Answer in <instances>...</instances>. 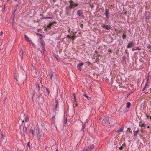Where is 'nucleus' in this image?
Listing matches in <instances>:
<instances>
[{
    "mask_svg": "<svg viewBox=\"0 0 151 151\" xmlns=\"http://www.w3.org/2000/svg\"><path fill=\"white\" fill-rule=\"evenodd\" d=\"M36 133L37 135V137L40 141V139L41 138V137L43 133H42L40 128L37 127L36 130Z\"/></svg>",
    "mask_w": 151,
    "mask_h": 151,
    "instance_id": "nucleus-1",
    "label": "nucleus"
},
{
    "mask_svg": "<svg viewBox=\"0 0 151 151\" xmlns=\"http://www.w3.org/2000/svg\"><path fill=\"white\" fill-rule=\"evenodd\" d=\"M70 3L69 8L70 9L74 8L78 5V3H74L73 1L70 0L69 1Z\"/></svg>",
    "mask_w": 151,
    "mask_h": 151,
    "instance_id": "nucleus-2",
    "label": "nucleus"
},
{
    "mask_svg": "<svg viewBox=\"0 0 151 151\" xmlns=\"http://www.w3.org/2000/svg\"><path fill=\"white\" fill-rule=\"evenodd\" d=\"M20 117L21 120L23 122H27L29 121L28 117L26 116L25 115L23 114L20 115Z\"/></svg>",
    "mask_w": 151,
    "mask_h": 151,
    "instance_id": "nucleus-3",
    "label": "nucleus"
},
{
    "mask_svg": "<svg viewBox=\"0 0 151 151\" xmlns=\"http://www.w3.org/2000/svg\"><path fill=\"white\" fill-rule=\"evenodd\" d=\"M99 120L100 121H101V120H102V122L105 123V124H108V123H109V118L108 116H106L103 119H102V118L101 117V118H100L99 119Z\"/></svg>",
    "mask_w": 151,
    "mask_h": 151,
    "instance_id": "nucleus-4",
    "label": "nucleus"
},
{
    "mask_svg": "<svg viewBox=\"0 0 151 151\" xmlns=\"http://www.w3.org/2000/svg\"><path fill=\"white\" fill-rule=\"evenodd\" d=\"M20 129L21 133H23L24 134H27V129L26 127L20 126Z\"/></svg>",
    "mask_w": 151,
    "mask_h": 151,
    "instance_id": "nucleus-5",
    "label": "nucleus"
},
{
    "mask_svg": "<svg viewBox=\"0 0 151 151\" xmlns=\"http://www.w3.org/2000/svg\"><path fill=\"white\" fill-rule=\"evenodd\" d=\"M134 45L135 44L133 42H129L128 44V45L127 46V48H129L131 47H132L134 46Z\"/></svg>",
    "mask_w": 151,
    "mask_h": 151,
    "instance_id": "nucleus-6",
    "label": "nucleus"
},
{
    "mask_svg": "<svg viewBox=\"0 0 151 151\" xmlns=\"http://www.w3.org/2000/svg\"><path fill=\"white\" fill-rule=\"evenodd\" d=\"M1 141L4 143L6 142V139H5V136L3 135L2 134H1Z\"/></svg>",
    "mask_w": 151,
    "mask_h": 151,
    "instance_id": "nucleus-7",
    "label": "nucleus"
},
{
    "mask_svg": "<svg viewBox=\"0 0 151 151\" xmlns=\"http://www.w3.org/2000/svg\"><path fill=\"white\" fill-rule=\"evenodd\" d=\"M26 78V74H23L22 76L20 77L19 80L22 81L23 82H24V81L25 80Z\"/></svg>",
    "mask_w": 151,
    "mask_h": 151,
    "instance_id": "nucleus-8",
    "label": "nucleus"
},
{
    "mask_svg": "<svg viewBox=\"0 0 151 151\" xmlns=\"http://www.w3.org/2000/svg\"><path fill=\"white\" fill-rule=\"evenodd\" d=\"M95 146L94 145L92 144L86 150V151H91V150L94 148Z\"/></svg>",
    "mask_w": 151,
    "mask_h": 151,
    "instance_id": "nucleus-9",
    "label": "nucleus"
},
{
    "mask_svg": "<svg viewBox=\"0 0 151 151\" xmlns=\"http://www.w3.org/2000/svg\"><path fill=\"white\" fill-rule=\"evenodd\" d=\"M82 10H78L77 12V15L79 16H83V13Z\"/></svg>",
    "mask_w": 151,
    "mask_h": 151,
    "instance_id": "nucleus-10",
    "label": "nucleus"
},
{
    "mask_svg": "<svg viewBox=\"0 0 151 151\" xmlns=\"http://www.w3.org/2000/svg\"><path fill=\"white\" fill-rule=\"evenodd\" d=\"M83 65V63H79L77 65V68L80 71L81 70V66Z\"/></svg>",
    "mask_w": 151,
    "mask_h": 151,
    "instance_id": "nucleus-11",
    "label": "nucleus"
},
{
    "mask_svg": "<svg viewBox=\"0 0 151 151\" xmlns=\"http://www.w3.org/2000/svg\"><path fill=\"white\" fill-rule=\"evenodd\" d=\"M55 103H56L55 110L57 111H58V110L59 105L58 104V102L57 100L55 101Z\"/></svg>",
    "mask_w": 151,
    "mask_h": 151,
    "instance_id": "nucleus-12",
    "label": "nucleus"
},
{
    "mask_svg": "<svg viewBox=\"0 0 151 151\" xmlns=\"http://www.w3.org/2000/svg\"><path fill=\"white\" fill-rule=\"evenodd\" d=\"M105 14L106 16V18L107 19L108 18V15L109 14V12L107 9H105Z\"/></svg>",
    "mask_w": 151,
    "mask_h": 151,
    "instance_id": "nucleus-13",
    "label": "nucleus"
},
{
    "mask_svg": "<svg viewBox=\"0 0 151 151\" xmlns=\"http://www.w3.org/2000/svg\"><path fill=\"white\" fill-rule=\"evenodd\" d=\"M150 17V16L149 13H146L145 14V17L147 19H149Z\"/></svg>",
    "mask_w": 151,
    "mask_h": 151,
    "instance_id": "nucleus-14",
    "label": "nucleus"
},
{
    "mask_svg": "<svg viewBox=\"0 0 151 151\" xmlns=\"http://www.w3.org/2000/svg\"><path fill=\"white\" fill-rule=\"evenodd\" d=\"M124 129V127H120V128H119L118 130H117V132H122L123 131Z\"/></svg>",
    "mask_w": 151,
    "mask_h": 151,
    "instance_id": "nucleus-15",
    "label": "nucleus"
},
{
    "mask_svg": "<svg viewBox=\"0 0 151 151\" xmlns=\"http://www.w3.org/2000/svg\"><path fill=\"white\" fill-rule=\"evenodd\" d=\"M139 126H140L142 128L144 129L145 128L146 125L144 123H143L142 124L140 123Z\"/></svg>",
    "mask_w": 151,
    "mask_h": 151,
    "instance_id": "nucleus-16",
    "label": "nucleus"
},
{
    "mask_svg": "<svg viewBox=\"0 0 151 151\" xmlns=\"http://www.w3.org/2000/svg\"><path fill=\"white\" fill-rule=\"evenodd\" d=\"M36 89L39 91L40 90V87L39 86V84L38 83H37L36 84Z\"/></svg>",
    "mask_w": 151,
    "mask_h": 151,
    "instance_id": "nucleus-17",
    "label": "nucleus"
},
{
    "mask_svg": "<svg viewBox=\"0 0 151 151\" xmlns=\"http://www.w3.org/2000/svg\"><path fill=\"white\" fill-rule=\"evenodd\" d=\"M24 37H25V39L27 42H28L29 43H30L31 42V41H30L29 40L28 37L26 35H25Z\"/></svg>",
    "mask_w": 151,
    "mask_h": 151,
    "instance_id": "nucleus-18",
    "label": "nucleus"
},
{
    "mask_svg": "<svg viewBox=\"0 0 151 151\" xmlns=\"http://www.w3.org/2000/svg\"><path fill=\"white\" fill-rule=\"evenodd\" d=\"M40 46L42 49L44 48H45L44 45L42 42H40Z\"/></svg>",
    "mask_w": 151,
    "mask_h": 151,
    "instance_id": "nucleus-19",
    "label": "nucleus"
},
{
    "mask_svg": "<svg viewBox=\"0 0 151 151\" xmlns=\"http://www.w3.org/2000/svg\"><path fill=\"white\" fill-rule=\"evenodd\" d=\"M139 132V130H137L136 131H134V136H137V134Z\"/></svg>",
    "mask_w": 151,
    "mask_h": 151,
    "instance_id": "nucleus-20",
    "label": "nucleus"
},
{
    "mask_svg": "<svg viewBox=\"0 0 151 151\" xmlns=\"http://www.w3.org/2000/svg\"><path fill=\"white\" fill-rule=\"evenodd\" d=\"M49 76L50 77V79L51 80H52V79H53V77H52V76H53V74L52 73H50L49 74Z\"/></svg>",
    "mask_w": 151,
    "mask_h": 151,
    "instance_id": "nucleus-21",
    "label": "nucleus"
},
{
    "mask_svg": "<svg viewBox=\"0 0 151 151\" xmlns=\"http://www.w3.org/2000/svg\"><path fill=\"white\" fill-rule=\"evenodd\" d=\"M127 108H129L131 105V103L130 102H128L127 103Z\"/></svg>",
    "mask_w": 151,
    "mask_h": 151,
    "instance_id": "nucleus-22",
    "label": "nucleus"
},
{
    "mask_svg": "<svg viewBox=\"0 0 151 151\" xmlns=\"http://www.w3.org/2000/svg\"><path fill=\"white\" fill-rule=\"evenodd\" d=\"M18 77H19V75L18 74H15V78L16 79V80L17 81H18V80H17V78Z\"/></svg>",
    "mask_w": 151,
    "mask_h": 151,
    "instance_id": "nucleus-23",
    "label": "nucleus"
},
{
    "mask_svg": "<svg viewBox=\"0 0 151 151\" xmlns=\"http://www.w3.org/2000/svg\"><path fill=\"white\" fill-rule=\"evenodd\" d=\"M110 27V26L108 25H106L105 26V28L107 30H109Z\"/></svg>",
    "mask_w": 151,
    "mask_h": 151,
    "instance_id": "nucleus-24",
    "label": "nucleus"
},
{
    "mask_svg": "<svg viewBox=\"0 0 151 151\" xmlns=\"http://www.w3.org/2000/svg\"><path fill=\"white\" fill-rule=\"evenodd\" d=\"M149 78H147V79L146 82L145 86H147L148 85V83H149Z\"/></svg>",
    "mask_w": 151,
    "mask_h": 151,
    "instance_id": "nucleus-25",
    "label": "nucleus"
},
{
    "mask_svg": "<svg viewBox=\"0 0 151 151\" xmlns=\"http://www.w3.org/2000/svg\"><path fill=\"white\" fill-rule=\"evenodd\" d=\"M56 74H55L54 76L53 75V79L54 80H56L57 79V78L56 77Z\"/></svg>",
    "mask_w": 151,
    "mask_h": 151,
    "instance_id": "nucleus-26",
    "label": "nucleus"
},
{
    "mask_svg": "<svg viewBox=\"0 0 151 151\" xmlns=\"http://www.w3.org/2000/svg\"><path fill=\"white\" fill-rule=\"evenodd\" d=\"M53 24L52 23H50V24L47 26V27L48 28H50V29H51V26Z\"/></svg>",
    "mask_w": 151,
    "mask_h": 151,
    "instance_id": "nucleus-27",
    "label": "nucleus"
},
{
    "mask_svg": "<svg viewBox=\"0 0 151 151\" xmlns=\"http://www.w3.org/2000/svg\"><path fill=\"white\" fill-rule=\"evenodd\" d=\"M46 88V93L47 95H49V91L48 89L47 88Z\"/></svg>",
    "mask_w": 151,
    "mask_h": 151,
    "instance_id": "nucleus-28",
    "label": "nucleus"
},
{
    "mask_svg": "<svg viewBox=\"0 0 151 151\" xmlns=\"http://www.w3.org/2000/svg\"><path fill=\"white\" fill-rule=\"evenodd\" d=\"M83 96L87 98V99H88V100H89V99H90L91 98L88 97L86 94H84Z\"/></svg>",
    "mask_w": 151,
    "mask_h": 151,
    "instance_id": "nucleus-29",
    "label": "nucleus"
},
{
    "mask_svg": "<svg viewBox=\"0 0 151 151\" xmlns=\"http://www.w3.org/2000/svg\"><path fill=\"white\" fill-rule=\"evenodd\" d=\"M29 43L32 45L34 47H35V45L33 42H32L31 41Z\"/></svg>",
    "mask_w": 151,
    "mask_h": 151,
    "instance_id": "nucleus-30",
    "label": "nucleus"
},
{
    "mask_svg": "<svg viewBox=\"0 0 151 151\" xmlns=\"http://www.w3.org/2000/svg\"><path fill=\"white\" fill-rule=\"evenodd\" d=\"M30 132H31L33 136H34V131L33 130L31 129L30 130Z\"/></svg>",
    "mask_w": 151,
    "mask_h": 151,
    "instance_id": "nucleus-31",
    "label": "nucleus"
},
{
    "mask_svg": "<svg viewBox=\"0 0 151 151\" xmlns=\"http://www.w3.org/2000/svg\"><path fill=\"white\" fill-rule=\"evenodd\" d=\"M126 35H123L122 36V38L123 39H125L126 38Z\"/></svg>",
    "mask_w": 151,
    "mask_h": 151,
    "instance_id": "nucleus-32",
    "label": "nucleus"
},
{
    "mask_svg": "<svg viewBox=\"0 0 151 151\" xmlns=\"http://www.w3.org/2000/svg\"><path fill=\"white\" fill-rule=\"evenodd\" d=\"M147 86H145L143 88L142 90V91H143L145 89H146V88H147Z\"/></svg>",
    "mask_w": 151,
    "mask_h": 151,
    "instance_id": "nucleus-33",
    "label": "nucleus"
},
{
    "mask_svg": "<svg viewBox=\"0 0 151 151\" xmlns=\"http://www.w3.org/2000/svg\"><path fill=\"white\" fill-rule=\"evenodd\" d=\"M123 147L122 146H121L119 148V149L120 150H122L123 149Z\"/></svg>",
    "mask_w": 151,
    "mask_h": 151,
    "instance_id": "nucleus-34",
    "label": "nucleus"
},
{
    "mask_svg": "<svg viewBox=\"0 0 151 151\" xmlns=\"http://www.w3.org/2000/svg\"><path fill=\"white\" fill-rule=\"evenodd\" d=\"M42 51L43 52H46V50L45 49V48H42Z\"/></svg>",
    "mask_w": 151,
    "mask_h": 151,
    "instance_id": "nucleus-35",
    "label": "nucleus"
},
{
    "mask_svg": "<svg viewBox=\"0 0 151 151\" xmlns=\"http://www.w3.org/2000/svg\"><path fill=\"white\" fill-rule=\"evenodd\" d=\"M16 10H15V11L13 13V14H12L13 15V16H14V17H13V19H14V16H15V12Z\"/></svg>",
    "mask_w": 151,
    "mask_h": 151,
    "instance_id": "nucleus-36",
    "label": "nucleus"
},
{
    "mask_svg": "<svg viewBox=\"0 0 151 151\" xmlns=\"http://www.w3.org/2000/svg\"><path fill=\"white\" fill-rule=\"evenodd\" d=\"M33 71H34V72H35V73L36 74V75H37V73L35 72V69L34 68V70H33Z\"/></svg>",
    "mask_w": 151,
    "mask_h": 151,
    "instance_id": "nucleus-37",
    "label": "nucleus"
},
{
    "mask_svg": "<svg viewBox=\"0 0 151 151\" xmlns=\"http://www.w3.org/2000/svg\"><path fill=\"white\" fill-rule=\"evenodd\" d=\"M85 127V125H84V126L83 127V129H82V130L83 131Z\"/></svg>",
    "mask_w": 151,
    "mask_h": 151,
    "instance_id": "nucleus-38",
    "label": "nucleus"
},
{
    "mask_svg": "<svg viewBox=\"0 0 151 151\" xmlns=\"http://www.w3.org/2000/svg\"><path fill=\"white\" fill-rule=\"evenodd\" d=\"M67 37L68 38H70V35H68L67 36Z\"/></svg>",
    "mask_w": 151,
    "mask_h": 151,
    "instance_id": "nucleus-39",
    "label": "nucleus"
},
{
    "mask_svg": "<svg viewBox=\"0 0 151 151\" xmlns=\"http://www.w3.org/2000/svg\"><path fill=\"white\" fill-rule=\"evenodd\" d=\"M126 144L125 143H124L122 145V146L123 147V146L125 147L126 146Z\"/></svg>",
    "mask_w": 151,
    "mask_h": 151,
    "instance_id": "nucleus-40",
    "label": "nucleus"
},
{
    "mask_svg": "<svg viewBox=\"0 0 151 151\" xmlns=\"http://www.w3.org/2000/svg\"><path fill=\"white\" fill-rule=\"evenodd\" d=\"M29 143H30V142H28V143H27V145L29 147H30V146Z\"/></svg>",
    "mask_w": 151,
    "mask_h": 151,
    "instance_id": "nucleus-41",
    "label": "nucleus"
},
{
    "mask_svg": "<svg viewBox=\"0 0 151 151\" xmlns=\"http://www.w3.org/2000/svg\"><path fill=\"white\" fill-rule=\"evenodd\" d=\"M147 48H148V49H150L151 48V46H150V45H149L147 47Z\"/></svg>",
    "mask_w": 151,
    "mask_h": 151,
    "instance_id": "nucleus-42",
    "label": "nucleus"
},
{
    "mask_svg": "<svg viewBox=\"0 0 151 151\" xmlns=\"http://www.w3.org/2000/svg\"><path fill=\"white\" fill-rule=\"evenodd\" d=\"M67 118H66V119H65V123L66 124H67Z\"/></svg>",
    "mask_w": 151,
    "mask_h": 151,
    "instance_id": "nucleus-43",
    "label": "nucleus"
},
{
    "mask_svg": "<svg viewBox=\"0 0 151 151\" xmlns=\"http://www.w3.org/2000/svg\"><path fill=\"white\" fill-rule=\"evenodd\" d=\"M21 51H22V55L24 53V52L22 50H21Z\"/></svg>",
    "mask_w": 151,
    "mask_h": 151,
    "instance_id": "nucleus-44",
    "label": "nucleus"
},
{
    "mask_svg": "<svg viewBox=\"0 0 151 151\" xmlns=\"http://www.w3.org/2000/svg\"><path fill=\"white\" fill-rule=\"evenodd\" d=\"M136 50H141V49H139V48H136L135 49Z\"/></svg>",
    "mask_w": 151,
    "mask_h": 151,
    "instance_id": "nucleus-45",
    "label": "nucleus"
},
{
    "mask_svg": "<svg viewBox=\"0 0 151 151\" xmlns=\"http://www.w3.org/2000/svg\"><path fill=\"white\" fill-rule=\"evenodd\" d=\"M135 50H136L135 49H134V48H132V50L133 51H134Z\"/></svg>",
    "mask_w": 151,
    "mask_h": 151,
    "instance_id": "nucleus-46",
    "label": "nucleus"
},
{
    "mask_svg": "<svg viewBox=\"0 0 151 151\" xmlns=\"http://www.w3.org/2000/svg\"><path fill=\"white\" fill-rule=\"evenodd\" d=\"M2 34H3V32L2 31H1V32L0 35H2Z\"/></svg>",
    "mask_w": 151,
    "mask_h": 151,
    "instance_id": "nucleus-47",
    "label": "nucleus"
},
{
    "mask_svg": "<svg viewBox=\"0 0 151 151\" xmlns=\"http://www.w3.org/2000/svg\"><path fill=\"white\" fill-rule=\"evenodd\" d=\"M87 122V119L86 120V121L85 122V123H86Z\"/></svg>",
    "mask_w": 151,
    "mask_h": 151,
    "instance_id": "nucleus-48",
    "label": "nucleus"
},
{
    "mask_svg": "<svg viewBox=\"0 0 151 151\" xmlns=\"http://www.w3.org/2000/svg\"><path fill=\"white\" fill-rule=\"evenodd\" d=\"M74 98L75 99H76V96L74 95Z\"/></svg>",
    "mask_w": 151,
    "mask_h": 151,
    "instance_id": "nucleus-49",
    "label": "nucleus"
},
{
    "mask_svg": "<svg viewBox=\"0 0 151 151\" xmlns=\"http://www.w3.org/2000/svg\"><path fill=\"white\" fill-rule=\"evenodd\" d=\"M5 8V5H4V9Z\"/></svg>",
    "mask_w": 151,
    "mask_h": 151,
    "instance_id": "nucleus-50",
    "label": "nucleus"
},
{
    "mask_svg": "<svg viewBox=\"0 0 151 151\" xmlns=\"http://www.w3.org/2000/svg\"><path fill=\"white\" fill-rule=\"evenodd\" d=\"M56 151H59L58 149L56 150Z\"/></svg>",
    "mask_w": 151,
    "mask_h": 151,
    "instance_id": "nucleus-51",
    "label": "nucleus"
},
{
    "mask_svg": "<svg viewBox=\"0 0 151 151\" xmlns=\"http://www.w3.org/2000/svg\"><path fill=\"white\" fill-rule=\"evenodd\" d=\"M147 128H149V126H147Z\"/></svg>",
    "mask_w": 151,
    "mask_h": 151,
    "instance_id": "nucleus-52",
    "label": "nucleus"
},
{
    "mask_svg": "<svg viewBox=\"0 0 151 151\" xmlns=\"http://www.w3.org/2000/svg\"><path fill=\"white\" fill-rule=\"evenodd\" d=\"M150 90L151 91V88L150 89Z\"/></svg>",
    "mask_w": 151,
    "mask_h": 151,
    "instance_id": "nucleus-53",
    "label": "nucleus"
},
{
    "mask_svg": "<svg viewBox=\"0 0 151 151\" xmlns=\"http://www.w3.org/2000/svg\"><path fill=\"white\" fill-rule=\"evenodd\" d=\"M9 0H7V1H9Z\"/></svg>",
    "mask_w": 151,
    "mask_h": 151,
    "instance_id": "nucleus-54",
    "label": "nucleus"
},
{
    "mask_svg": "<svg viewBox=\"0 0 151 151\" xmlns=\"http://www.w3.org/2000/svg\"><path fill=\"white\" fill-rule=\"evenodd\" d=\"M150 119H151V117H150Z\"/></svg>",
    "mask_w": 151,
    "mask_h": 151,
    "instance_id": "nucleus-55",
    "label": "nucleus"
},
{
    "mask_svg": "<svg viewBox=\"0 0 151 151\" xmlns=\"http://www.w3.org/2000/svg\"><path fill=\"white\" fill-rule=\"evenodd\" d=\"M41 81H41V80H40V82H41Z\"/></svg>",
    "mask_w": 151,
    "mask_h": 151,
    "instance_id": "nucleus-56",
    "label": "nucleus"
},
{
    "mask_svg": "<svg viewBox=\"0 0 151 151\" xmlns=\"http://www.w3.org/2000/svg\"><path fill=\"white\" fill-rule=\"evenodd\" d=\"M17 0H14L15 1H16Z\"/></svg>",
    "mask_w": 151,
    "mask_h": 151,
    "instance_id": "nucleus-57",
    "label": "nucleus"
}]
</instances>
